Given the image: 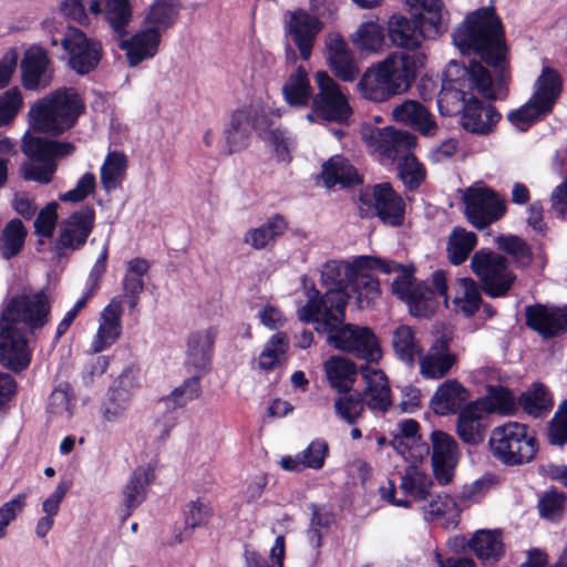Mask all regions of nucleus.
<instances>
[{"mask_svg": "<svg viewBox=\"0 0 567 567\" xmlns=\"http://www.w3.org/2000/svg\"><path fill=\"white\" fill-rule=\"evenodd\" d=\"M453 43L463 54H475L497 73L496 86L501 100L507 96V44L505 28L494 6L482 7L466 14L453 32Z\"/></svg>", "mask_w": 567, "mask_h": 567, "instance_id": "nucleus-1", "label": "nucleus"}, {"mask_svg": "<svg viewBox=\"0 0 567 567\" xmlns=\"http://www.w3.org/2000/svg\"><path fill=\"white\" fill-rule=\"evenodd\" d=\"M421 58L408 52H392L383 61L364 71L358 87L372 102H385L408 92L414 83Z\"/></svg>", "mask_w": 567, "mask_h": 567, "instance_id": "nucleus-2", "label": "nucleus"}, {"mask_svg": "<svg viewBox=\"0 0 567 567\" xmlns=\"http://www.w3.org/2000/svg\"><path fill=\"white\" fill-rule=\"evenodd\" d=\"M85 112V103L74 87H60L38 100L29 110L33 132L58 137L71 130Z\"/></svg>", "mask_w": 567, "mask_h": 567, "instance_id": "nucleus-3", "label": "nucleus"}, {"mask_svg": "<svg viewBox=\"0 0 567 567\" xmlns=\"http://www.w3.org/2000/svg\"><path fill=\"white\" fill-rule=\"evenodd\" d=\"M455 66L457 76L449 78L446 75L437 95V107L442 115L450 116L463 111L464 104L468 100L467 96H472L474 92L489 101L501 99L491 72L481 62L473 60L467 66L456 64Z\"/></svg>", "mask_w": 567, "mask_h": 567, "instance_id": "nucleus-4", "label": "nucleus"}, {"mask_svg": "<svg viewBox=\"0 0 567 567\" xmlns=\"http://www.w3.org/2000/svg\"><path fill=\"white\" fill-rule=\"evenodd\" d=\"M563 89L561 74L554 68L543 66L534 82L532 95L522 106L507 113V121L513 126L526 132L554 112Z\"/></svg>", "mask_w": 567, "mask_h": 567, "instance_id": "nucleus-5", "label": "nucleus"}, {"mask_svg": "<svg viewBox=\"0 0 567 567\" xmlns=\"http://www.w3.org/2000/svg\"><path fill=\"white\" fill-rule=\"evenodd\" d=\"M488 445L492 455L508 467L532 463L539 451L536 431L516 421H508L494 427Z\"/></svg>", "mask_w": 567, "mask_h": 567, "instance_id": "nucleus-6", "label": "nucleus"}, {"mask_svg": "<svg viewBox=\"0 0 567 567\" xmlns=\"http://www.w3.org/2000/svg\"><path fill=\"white\" fill-rule=\"evenodd\" d=\"M61 13L82 27L91 23L93 17L104 16L105 21L118 35L126 34V28L133 18L130 0H63Z\"/></svg>", "mask_w": 567, "mask_h": 567, "instance_id": "nucleus-7", "label": "nucleus"}, {"mask_svg": "<svg viewBox=\"0 0 567 567\" xmlns=\"http://www.w3.org/2000/svg\"><path fill=\"white\" fill-rule=\"evenodd\" d=\"M471 269L484 293L491 298L506 297L517 279L509 268L508 259L488 248H481L474 252Z\"/></svg>", "mask_w": 567, "mask_h": 567, "instance_id": "nucleus-8", "label": "nucleus"}, {"mask_svg": "<svg viewBox=\"0 0 567 567\" xmlns=\"http://www.w3.org/2000/svg\"><path fill=\"white\" fill-rule=\"evenodd\" d=\"M403 268L402 264L386 260L377 256H358L353 259V266L349 267L350 282L348 288L357 298L360 308L369 307L380 296V281L372 274L380 270L383 274H392Z\"/></svg>", "mask_w": 567, "mask_h": 567, "instance_id": "nucleus-9", "label": "nucleus"}, {"mask_svg": "<svg viewBox=\"0 0 567 567\" xmlns=\"http://www.w3.org/2000/svg\"><path fill=\"white\" fill-rule=\"evenodd\" d=\"M464 216L477 230L501 220L507 213L502 194L487 185H471L463 192Z\"/></svg>", "mask_w": 567, "mask_h": 567, "instance_id": "nucleus-10", "label": "nucleus"}, {"mask_svg": "<svg viewBox=\"0 0 567 567\" xmlns=\"http://www.w3.org/2000/svg\"><path fill=\"white\" fill-rule=\"evenodd\" d=\"M358 200L361 204L359 208L361 218L375 216L383 225L394 228L404 225L405 200L390 183L375 184L372 188V195L360 192Z\"/></svg>", "mask_w": 567, "mask_h": 567, "instance_id": "nucleus-11", "label": "nucleus"}, {"mask_svg": "<svg viewBox=\"0 0 567 567\" xmlns=\"http://www.w3.org/2000/svg\"><path fill=\"white\" fill-rule=\"evenodd\" d=\"M323 332L328 333L327 341L334 349L364 360L368 364L377 363L382 357L379 340L369 327H359L343 322Z\"/></svg>", "mask_w": 567, "mask_h": 567, "instance_id": "nucleus-12", "label": "nucleus"}, {"mask_svg": "<svg viewBox=\"0 0 567 567\" xmlns=\"http://www.w3.org/2000/svg\"><path fill=\"white\" fill-rule=\"evenodd\" d=\"M51 313L49 297L43 291L34 293H18L12 296L2 310L1 319L14 327L22 323L31 333L41 330L48 322Z\"/></svg>", "mask_w": 567, "mask_h": 567, "instance_id": "nucleus-13", "label": "nucleus"}, {"mask_svg": "<svg viewBox=\"0 0 567 567\" xmlns=\"http://www.w3.org/2000/svg\"><path fill=\"white\" fill-rule=\"evenodd\" d=\"M315 82L318 92L311 100V110L317 118L333 123H347L353 111L341 86L327 71H317Z\"/></svg>", "mask_w": 567, "mask_h": 567, "instance_id": "nucleus-14", "label": "nucleus"}, {"mask_svg": "<svg viewBox=\"0 0 567 567\" xmlns=\"http://www.w3.org/2000/svg\"><path fill=\"white\" fill-rule=\"evenodd\" d=\"M61 45L66 53L69 68L79 75L93 72L103 56L101 42L89 38L79 28H68L61 39Z\"/></svg>", "mask_w": 567, "mask_h": 567, "instance_id": "nucleus-15", "label": "nucleus"}, {"mask_svg": "<svg viewBox=\"0 0 567 567\" xmlns=\"http://www.w3.org/2000/svg\"><path fill=\"white\" fill-rule=\"evenodd\" d=\"M95 218V209L90 204H85L80 209L72 212L60 224L54 246L56 255L61 257L65 250L75 251L82 249L94 229Z\"/></svg>", "mask_w": 567, "mask_h": 567, "instance_id": "nucleus-16", "label": "nucleus"}, {"mask_svg": "<svg viewBox=\"0 0 567 567\" xmlns=\"http://www.w3.org/2000/svg\"><path fill=\"white\" fill-rule=\"evenodd\" d=\"M363 140L373 152L390 161L404 159L411 154L417 141L413 133L392 126L373 127L363 135Z\"/></svg>", "mask_w": 567, "mask_h": 567, "instance_id": "nucleus-17", "label": "nucleus"}, {"mask_svg": "<svg viewBox=\"0 0 567 567\" xmlns=\"http://www.w3.org/2000/svg\"><path fill=\"white\" fill-rule=\"evenodd\" d=\"M525 324L542 339L548 340L567 333V306L536 302L525 307Z\"/></svg>", "mask_w": 567, "mask_h": 567, "instance_id": "nucleus-18", "label": "nucleus"}, {"mask_svg": "<svg viewBox=\"0 0 567 567\" xmlns=\"http://www.w3.org/2000/svg\"><path fill=\"white\" fill-rule=\"evenodd\" d=\"M31 358L27 330L0 318V363L13 372H21L30 365Z\"/></svg>", "mask_w": 567, "mask_h": 567, "instance_id": "nucleus-19", "label": "nucleus"}, {"mask_svg": "<svg viewBox=\"0 0 567 567\" xmlns=\"http://www.w3.org/2000/svg\"><path fill=\"white\" fill-rule=\"evenodd\" d=\"M430 439L433 477L440 485H449L458 464V444L452 435L441 430L432 431Z\"/></svg>", "mask_w": 567, "mask_h": 567, "instance_id": "nucleus-20", "label": "nucleus"}, {"mask_svg": "<svg viewBox=\"0 0 567 567\" xmlns=\"http://www.w3.org/2000/svg\"><path fill=\"white\" fill-rule=\"evenodd\" d=\"M200 394L199 378L190 377L182 385L175 388L169 395L161 399L159 403L164 404L166 413L156 421V426L159 427V440L165 441L177 424L176 410L186 406L188 402L198 399Z\"/></svg>", "mask_w": 567, "mask_h": 567, "instance_id": "nucleus-21", "label": "nucleus"}, {"mask_svg": "<svg viewBox=\"0 0 567 567\" xmlns=\"http://www.w3.org/2000/svg\"><path fill=\"white\" fill-rule=\"evenodd\" d=\"M289 20L286 22V33L291 37L300 52L302 60L310 59L317 35L323 28V23L307 10L298 8L289 11Z\"/></svg>", "mask_w": 567, "mask_h": 567, "instance_id": "nucleus-22", "label": "nucleus"}, {"mask_svg": "<svg viewBox=\"0 0 567 567\" xmlns=\"http://www.w3.org/2000/svg\"><path fill=\"white\" fill-rule=\"evenodd\" d=\"M420 373L429 380L446 377L457 363V355L451 351V338L441 334L430 346L425 354L419 359Z\"/></svg>", "mask_w": 567, "mask_h": 567, "instance_id": "nucleus-23", "label": "nucleus"}, {"mask_svg": "<svg viewBox=\"0 0 567 567\" xmlns=\"http://www.w3.org/2000/svg\"><path fill=\"white\" fill-rule=\"evenodd\" d=\"M122 297L115 296L102 309L99 318V327L91 342V351L100 353L112 347L122 336Z\"/></svg>", "mask_w": 567, "mask_h": 567, "instance_id": "nucleus-24", "label": "nucleus"}, {"mask_svg": "<svg viewBox=\"0 0 567 567\" xmlns=\"http://www.w3.org/2000/svg\"><path fill=\"white\" fill-rule=\"evenodd\" d=\"M138 370L133 365L126 367L114 384L110 388L103 403V416L109 422L121 419L130 405L131 390L137 385Z\"/></svg>", "mask_w": 567, "mask_h": 567, "instance_id": "nucleus-25", "label": "nucleus"}, {"mask_svg": "<svg viewBox=\"0 0 567 567\" xmlns=\"http://www.w3.org/2000/svg\"><path fill=\"white\" fill-rule=\"evenodd\" d=\"M422 19V16L413 14L411 18L400 13L391 16L388 21V35L392 44L406 50L420 48L425 39H430Z\"/></svg>", "mask_w": 567, "mask_h": 567, "instance_id": "nucleus-26", "label": "nucleus"}, {"mask_svg": "<svg viewBox=\"0 0 567 567\" xmlns=\"http://www.w3.org/2000/svg\"><path fill=\"white\" fill-rule=\"evenodd\" d=\"M501 118L502 114L494 105H484L481 100L472 95L464 104L461 124L465 131L484 136L494 132Z\"/></svg>", "mask_w": 567, "mask_h": 567, "instance_id": "nucleus-27", "label": "nucleus"}, {"mask_svg": "<svg viewBox=\"0 0 567 567\" xmlns=\"http://www.w3.org/2000/svg\"><path fill=\"white\" fill-rule=\"evenodd\" d=\"M21 148L29 162H55L56 158L72 155L75 145L71 142L49 140L25 133Z\"/></svg>", "mask_w": 567, "mask_h": 567, "instance_id": "nucleus-28", "label": "nucleus"}, {"mask_svg": "<svg viewBox=\"0 0 567 567\" xmlns=\"http://www.w3.org/2000/svg\"><path fill=\"white\" fill-rule=\"evenodd\" d=\"M162 34L156 28H145L123 40L120 48L125 51L127 63L136 68L143 61L153 59L159 50Z\"/></svg>", "mask_w": 567, "mask_h": 567, "instance_id": "nucleus-29", "label": "nucleus"}, {"mask_svg": "<svg viewBox=\"0 0 567 567\" xmlns=\"http://www.w3.org/2000/svg\"><path fill=\"white\" fill-rule=\"evenodd\" d=\"M359 370L367 383L361 394H363V398L369 396V400L367 402L364 401V404L370 410L386 412L391 408L392 401L391 389L385 373L368 363H363Z\"/></svg>", "mask_w": 567, "mask_h": 567, "instance_id": "nucleus-30", "label": "nucleus"}, {"mask_svg": "<svg viewBox=\"0 0 567 567\" xmlns=\"http://www.w3.org/2000/svg\"><path fill=\"white\" fill-rule=\"evenodd\" d=\"M468 396V390L458 380L449 379L437 386L430 404L436 415L456 414L464 408Z\"/></svg>", "mask_w": 567, "mask_h": 567, "instance_id": "nucleus-31", "label": "nucleus"}, {"mask_svg": "<svg viewBox=\"0 0 567 567\" xmlns=\"http://www.w3.org/2000/svg\"><path fill=\"white\" fill-rule=\"evenodd\" d=\"M50 59L48 52L40 45L29 48L21 61L22 85L25 90H38L49 85L45 78Z\"/></svg>", "mask_w": 567, "mask_h": 567, "instance_id": "nucleus-32", "label": "nucleus"}, {"mask_svg": "<svg viewBox=\"0 0 567 567\" xmlns=\"http://www.w3.org/2000/svg\"><path fill=\"white\" fill-rule=\"evenodd\" d=\"M392 117L396 123L410 126L425 136L433 135L437 130L432 114L421 102L415 100H405L396 105L392 111Z\"/></svg>", "mask_w": 567, "mask_h": 567, "instance_id": "nucleus-33", "label": "nucleus"}, {"mask_svg": "<svg viewBox=\"0 0 567 567\" xmlns=\"http://www.w3.org/2000/svg\"><path fill=\"white\" fill-rule=\"evenodd\" d=\"M487 420L488 416L474 401L465 404L458 413L456 423L460 439L471 445L482 443L488 425Z\"/></svg>", "mask_w": 567, "mask_h": 567, "instance_id": "nucleus-34", "label": "nucleus"}, {"mask_svg": "<svg viewBox=\"0 0 567 567\" xmlns=\"http://www.w3.org/2000/svg\"><path fill=\"white\" fill-rule=\"evenodd\" d=\"M468 548L484 565H495L505 555L502 529H480L467 543Z\"/></svg>", "mask_w": 567, "mask_h": 567, "instance_id": "nucleus-35", "label": "nucleus"}, {"mask_svg": "<svg viewBox=\"0 0 567 567\" xmlns=\"http://www.w3.org/2000/svg\"><path fill=\"white\" fill-rule=\"evenodd\" d=\"M321 178L329 189L337 185L349 188L363 184V177L358 169L342 156L330 157L322 164Z\"/></svg>", "mask_w": 567, "mask_h": 567, "instance_id": "nucleus-36", "label": "nucleus"}, {"mask_svg": "<svg viewBox=\"0 0 567 567\" xmlns=\"http://www.w3.org/2000/svg\"><path fill=\"white\" fill-rule=\"evenodd\" d=\"M474 402L487 416L491 414L511 416L517 413V398L509 388L502 384L487 385L486 394Z\"/></svg>", "mask_w": 567, "mask_h": 567, "instance_id": "nucleus-37", "label": "nucleus"}, {"mask_svg": "<svg viewBox=\"0 0 567 567\" xmlns=\"http://www.w3.org/2000/svg\"><path fill=\"white\" fill-rule=\"evenodd\" d=\"M216 337L217 329L213 327L189 334L187 341V362L196 370L205 371L208 369Z\"/></svg>", "mask_w": 567, "mask_h": 567, "instance_id": "nucleus-38", "label": "nucleus"}, {"mask_svg": "<svg viewBox=\"0 0 567 567\" xmlns=\"http://www.w3.org/2000/svg\"><path fill=\"white\" fill-rule=\"evenodd\" d=\"M282 96L290 107L305 109L310 105L313 90L305 66L298 65L288 76L282 85Z\"/></svg>", "mask_w": 567, "mask_h": 567, "instance_id": "nucleus-39", "label": "nucleus"}, {"mask_svg": "<svg viewBox=\"0 0 567 567\" xmlns=\"http://www.w3.org/2000/svg\"><path fill=\"white\" fill-rule=\"evenodd\" d=\"M554 400L548 388L542 382H533L517 398V411L522 409L534 419L547 415L553 409Z\"/></svg>", "mask_w": 567, "mask_h": 567, "instance_id": "nucleus-40", "label": "nucleus"}, {"mask_svg": "<svg viewBox=\"0 0 567 567\" xmlns=\"http://www.w3.org/2000/svg\"><path fill=\"white\" fill-rule=\"evenodd\" d=\"M288 225L284 215L275 214L259 227L249 229L245 235V243L256 250L265 249L287 231Z\"/></svg>", "mask_w": 567, "mask_h": 567, "instance_id": "nucleus-41", "label": "nucleus"}, {"mask_svg": "<svg viewBox=\"0 0 567 567\" xmlns=\"http://www.w3.org/2000/svg\"><path fill=\"white\" fill-rule=\"evenodd\" d=\"M350 289L343 287L328 288L323 300L322 331L333 329L344 321V311L350 298Z\"/></svg>", "mask_w": 567, "mask_h": 567, "instance_id": "nucleus-42", "label": "nucleus"}, {"mask_svg": "<svg viewBox=\"0 0 567 567\" xmlns=\"http://www.w3.org/2000/svg\"><path fill=\"white\" fill-rule=\"evenodd\" d=\"M181 0H155L144 17L146 28H156L158 33L171 29L178 20Z\"/></svg>", "mask_w": 567, "mask_h": 567, "instance_id": "nucleus-43", "label": "nucleus"}, {"mask_svg": "<svg viewBox=\"0 0 567 567\" xmlns=\"http://www.w3.org/2000/svg\"><path fill=\"white\" fill-rule=\"evenodd\" d=\"M324 370L329 383L338 392L351 391L358 373V368L353 361L333 355L324 363Z\"/></svg>", "mask_w": 567, "mask_h": 567, "instance_id": "nucleus-44", "label": "nucleus"}, {"mask_svg": "<svg viewBox=\"0 0 567 567\" xmlns=\"http://www.w3.org/2000/svg\"><path fill=\"white\" fill-rule=\"evenodd\" d=\"M251 125L249 112L245 106L233 112L230 123L225 130V140L228 146V153L233 154L245 150L249 144Z\"/></svg>", "mask_w": 567, "mask_h": 567, "instance_id": "nucleus-45", "label": "nucleus"}, {"mask_svg": "<svg viewBox=\"0 0 567 567\" xmlns=\"http://www.w3.org/2000/svg\"><path fill=\"white\" fill-rule=\"evenodd\" d=\"M408 2L414 10L413 16L423 17L422 23L427 29L429 38L435 39L445 31L442 0H408Z\"/></svg>", "mask_w": 567, "mask_h": 567, "instance_id": "nucleus-46", "label": "nucleus"}, {"mask_svg": "<svg viewBox=\"0 0 567 567\" xmlns=\"http://www.w3.org/2000/svg\"><path fill=\"white\" fill-rule=\"evenodd\" d=\"M421 508L425 520L441 522L445 529L456 527L460 523L461 509L455 498H431Z\"/></svg>", "mask_w": 567, "mask_h": 567, "instance_id": "nucleus-47", "label": "nucleus"}, {"mask_svg": "<svg viewBox=\"0 0 567 567\" xmlns=\"http://www.w3.org/2000/svg\"><path fill=\"white\" fill-rule=\"evenodd\" d=\"M478 238L473 231L466 230L461 226H456L451 231L447 239V258L454 266H460L466 261L470 254L477 246Z\"/></svg>", "mask_w": 567, "mask_h": 567, "instance_id": "nucleus-48", "label": "nucleus"}, {"mask_svg": "<svg viewBox=\"0 0 567 567\" xmlns=\"http://www.w3.org/2000/svg\"><path fill=\"white\" fill-rule=\"evenodd\" d=\"M392 347L395 355L408 365H413L416 357L420 359L423 353L414 330L406 324H401L393 331Z\"/></svg>", "mask_w": 567, "mask_h": 567, "instance_id": "nucleus-49", "label": "nucleus"}, {"mask_svg": "<svg viewBox=\"0 0 567 567\" xmlns=\"http://www.w3.org/2000/svg\"><path fill=\"white\" fill-rule=\"evenodd\" d=\"M28 230L19 218L9 220L0 234V255L4 260L18 256L25 244Z\"/></svg>", "mask_w": 567, "mask_h": 567, "instance_id": "nucleus-50", "label": "nucleus"}, {"mask_svg": "<svg viewBox=\"0 0 567 567\" xmlns=\"http://www.w3.org/2000/svg\"><path fill=\"white\" fill-rule=\"evenodd\" d=\"M289 339L285 332L272 334L266 342L258 359L260 370L274 371L287 360Z\"/></svg>", "mask_w": 567, "mask_h": 567, "instance_id": "nucleus-51", "label": "nucleus"}, {"mask_svg": "<svg viewBox=\"0 0 567 567\" xmlns=\"http://www.w3.org/2000/svg\"><path fill=\"white\" fill-rule=\"evenodd\" d=\"M499 250L508 255L517 268H527L533 262V250L525 239L516 235H499L496 238Z\"/></svg>", "mask_w": 567, "mask_h": 567, "instance_id": "nucleus-52", "label": "nucleus"}, {"mask_svg": "<svg viewBox=\"0 0 567 567\" xmlns=\"http://www.w3.org/2000/svg\"><path fill=\"white\" fill-rule=\"evenodd\" d=\"M412 316L430 318L435 313L437 301L434 290L425 282L420 281L405 300Z\"/></svg>", "mask_w": 567, "mask_h": 567, "instance_id": "nucleus-53", "label": "nucleus"}, {"mask_svg": "<svg viewBox=\"0 0 567 567\" xmlns=\"http://www.w3.org/2000/svg\"><path fill=\"white\" fill-rule=\"evenodd\" d=\"M433 478L419 466L410 464L401 476L400 488L410 496H431Z\"/></svg>", "mask_w": 567, "mask_h": 567, "instance_id": "nucleus-54", "label": "nucleus"}, {"mask_svg": "<svg viewBox=\"0 0 567 567\" xmlns=\"http://www.w3.org/2000/svg\"><path fill=\"white\" fill-rule=\"evenodd\" d=\"M463 296L457 297L454 302L457 309L467 318L473 317L482 305V286L471 277L460 279Z\"/></svg>", "mask_w": 567, "mask_h": 567, "instance_id": "nucleus-55", "label": "nucleus"}, {"mask_svg": "<svg viewBox=\"0 0 567 567\" xmlns=\"http://www.w3.org/2000/svg\"><path fill=\"white\" fill-rule=\"evenodd\" d=\"M340 393L341 395L334 402L336 413L348 424L354 425L364 411L363 394L351 391Z\"/></svg>", "mask_w": 567, "mask_h": 567, "instance_id": "nucleus-56", "label": "nucleus"}, {"mask_svg": "<svg viewBox=\"0 0 567 567\" xmlns=\"http://www.w3.org/2000/svg\"><path fill=\"white\" fill-rule=\"evenodd\" d=\"M127 167V159L124 153L111 152L107 154L101 167V183L106 192L118 186L120 178Z\"/></svg>", "mask_w": 567, "mask_h": 567, "instance_id": "nucleus-57", "label": "nucleus"}, {"mask_svg": "<svg viewBox=\"0 0 567 567\" xmlns=\"http://www.w3.org/2000/svg\"><path fill=\"white\" fill-rule=\"evenodd\" d=\"M312 516L310 519V526L307 529V538L309 544L313 548H320L322 545V532L321 529L328 530L334 523V515L331 511L326 507L312 503L310 505Z\"/></svg>", "mask_w": 567, "mask_h": 567, "instance_id": "nucleus-58", "label": "nucleus"}, {"mask_svg": "<svg viewBox=\"0 0 567 567\" xmlns=\"http://www.w3.org/2000/svg\"><path fill=\"white\" fill-rule=\"evenodd\" d=\"M383 42V29L374 22L362 23L353 37L354 45L362 51L378 52Z\"/></svg>", "mask_w": 567, "mask_h": 567, "instance_id": "nucleus-59", "label": "nucleus"}, {"mask_svg": "<svg viewBox=\"0 0 567 567\" xmlns=\"http://www.w3.org/2000/svg\"><path fill=\"white\" fill-rule=\"evenodd\" d=\"M399 176L409 190H416L426 178V169L417 157L411 153L405 156L402 163H399Z\"/></svg>", "mask_w": 567, "mask_h": 567, "instance_id": "nucleus-60", "label": "nucleus"}, {"mask_svg": "<svg viewBox=\"0 0 567 567\" xmlns=\"http://www.w3.org/2000/svg\"><path fill=\"white\" fill-rule=\"evenodd\" d=\"M353 266L352 262L329 260L323 265L321 271V281L326 288L343 287L348 288L350 282L349 267Z\"/></svg>", "mask_w": 567, "mask_h": 567, "instance_id": "nucleus-61", "label": "nucleus"}, {"mask_svg": "<svg viewBox=\"0 0 567 567\" xmlns=\"http://www.w3.org/2000/svg\"><path fill=\"white\" fill-rule=\"evenodd\" d=\"M547 437L550 445L563 447L567 444V400L558 405L548 422Z\"/></svg>", "mask_w": 567, "mask_h": 567, "instance_id": "nucleus-62", "label": "nucleus"}, {"mask_svg": "<svg viewBox=\"0 0 567 567\" xmlns=\"http://www.w3.org/2000/svg\"><path fill=\"white\" fill-rule=\"evenodd\" d=\"M74 401L75 396L72 386L69 383L60 384L50 394L49 412L56 415L66 414L70 417L73 413Z\"/></svg>", "mask_w": 567, "mask_h": 567, "instance_id": "nucleus-63", "label": "nucleus"}, {"mask_svg": "<svg viewBox=\"0 0 567 567\" xmlns=\"http://www.w3.org/2000/svg\"><path fill=\"white\" fill-rule=\"evenodd\" d=\"M213 516V508L208 503H204L202 498L190 501L184 511V520L189 529H196L208 524Z\"/></svg>", "mask_w": 567, "mask_h": 567, "instance_id": "nucleus-64", "label": "nucleus"}]
</instances>
